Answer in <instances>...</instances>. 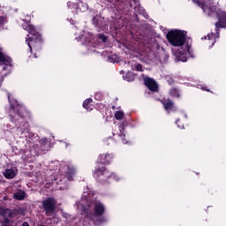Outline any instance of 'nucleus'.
I'll use <instances>...</instances> for the list:
<instances>
[{
	"instance_id": "f257e3e1",
	"label": "nucleus",
	"mask_w": 226,
	"mask_h": 226,
	"mask_svg": "<svg viewBox=\"0 0 226 226\" xmlns=\"http://www.w3.org/2000/svg\"><path fill=\"white\" fill-rule=\"evenodd\" d=\"M192 1L193 3H196L198 6H200L204 13H206L207 15H216L218 17L219 22L215 24L216 29H220V27L226 28V12L218 10L216 6L213 4V2L211 0L207 1L204 4L199 0Z\"/></svg>"
},
{
	"instance_id": "f03ea898",
	"label": "nucleus",
	"mask_w": 226,
	"mask_h": 226,
	"mask_svg": "<svg viewBox=\"0 0 226 226\" xmlns=\"http://www.w3.org/2000/svg\"><path fill=\"white\" fill-rule=\"evenodd\" d=\"M24 29L29 33L26 39V43L31 50L33 51V49L35 50H40L41 49V35L34 30V26H33L31 24L26 23V25L23 26Z\"/></svg>"
},
{
	"instance_id": "7ed1b4c3",
	"label": "nucleus",
	"mask_w": 226,
	"mask_h": 226,
	"mask_svg": "<svg viewBox=\"0 0 226 226\" xmlns=\"http://www.w3.org/2000/svg\"><path fill=\"white\" fill-rule=\"evenodd\" d=\"M166 38L173 47H183L186 41V33L181 30H171L167 34Z\"/></svg>"
},
{
	"instance_id": "20e7f679",
	"label": "nucleus",
	"mask_w": 226,
	"mask_h": 226,
	"mask_svg": "<svg viewBox=\"0 0 226 226\" xmlns=\"http://www.w3.org/2000/svg\"><path fill=\"white\" fill-rule=\"evenodd\" d=\"M12 66L13 60H11L10 56L4 55L3 52L0 51V68L2 69V72H6L4 75L1 76L0 86H2L4 80V77L10 75Z\"/></svg>"
},
{
	"instance_id": "39448f33",
	"label": "nucleus",
	"mask_w": 226,
	"mask_h": 226,
	"mask_svg": "<svg viewBox=\"0 0 226 226\" xmlns=\"http://www.w3.org/2000/svg\"><path fill=\"white\" fill-rule=\"evenodd\" d=\"M174 56L177 61L186 63L188 61V57H193V51L192 50L190 44H185L180 50L175 51Z\"/></svg>"
},
{
	"instance_id": "423d86ee",
	"label": "nucleus",
	"mask_w": 226,
	"mask_h": 226,
	"mask_svg": "<svg viewBox=\"0 0 226 226\" xmlns=\"http://www.w3.org/2000/svg\"><path fill=\"white\" fill-rule=\"evenodd\" d=\"M42 206L47 215L54 213V209H56V200L54 198H49L43 201Z\"/></svg>"
},
{
	"instance_id": "0eeeda50",
	"label": "nucleus",
	"mask_w": 226,
	"mask_h": 226,
	"mask_svg": "<svg viewBox=\"0 0 226 226\" xmlns=\"http://www.w3.org/2000/svg\"><path fill=\"white\" fill-rule=\"evenodd\" d=\"M145 86L153 92L158 91V85L156 84V81L151 78H145L144 79Z\"/></svg>"
},
{
	"instance_id": "6e6552de",
	"label": "nucleus",
	"mask_w": 226,
	"mask_h": 226,
	"mask_svg": "<svg viewBox=\"0 0 226 226\" xmlns=\"http://www.w3.org/2000/svg\"><path fill=\"white\" fill-rule=\"evenodd\" d=\"M18 170L15 167L8 168L4 171L6 179H13L17 176Z\"/></svg>"
},
{
	"instance_id": "1a4fd4ad",
	"label": "nucleus",
	"mask_w": 226,
	"mask_h": 226,
	"mask_svg": "<svg viewBox=\"0 0 226 226\" xmlns=\"http://www.w3.org/2000/svg\"><path fill=\"white\" fill-rule=\"evenodd\" d=\"M74 175L75 167L72 164H68L67 166H65V176L69 179V181H72Z\"/></svg>"
},
{
	"instance_id": "9d476101",
	"label": "nucleus",
	"mask_w": 226,
	"mask_h": 226,
	"mask_svg": "<svg viewBox=\"0 0 226 226\" xmlns=\"http://www.w3.org/2000/svg\"><path fill=\"white\" fill-rule=\"evenodd\" d=\"M101 176H105V177H109V171L106 170L104 167H98L94 174V177H100Z\"/></svg>"
},
{
	"instance_id": "9b49d317",
	"label": "nucleus",
	"mask_w": 226,
	"mask_h": 226,
	"mask_svg": "<svg viewBox=\"0 0 226 226\" xmlns=\"http://www.w3.org/2000/svg\"><path fill=\"white\" fill-rule=\"evenodd\" d=\"M8 100L11 103V107L12 110H14V112L17 113V116H19V117H22V115L20 114L19 110L17 109V108H16V107H19V102L16 100L11 101V95H10V94L8 95Z\"/></svg>"
},
{
	"instance_id": "f8f14e48",
	"label": "nucleus",
	"mask_w": 226,
	"mask_h": 226,
	"mask_svg": "<svg viewBox=\"0 0 226 226\" xmlns=\"http://www.w3.org/2000/svg\"><path fill=\"white\" fill-rule=\"evenodd\" d=\"M94 211L97 216H102V215L105 213V207L103 206V204L100 202H96L94 207Z\"/></svg>"
},
{
	"instance_id": "ddd939ff",
	"label": "nucleus",
	"mask_w": 226,
	"mask_h": 226,
	"mask_svg": "<svg viewBox=\"0 0 226 226\" xmlns=\"http://www.w3.org/2000/svg\"><path fill=\"white\" fill-rule=\"evenodd\" d=\"M98 162L99 163H109L112 162V154H101Z\"/></svg>"
},
{
	"instance_id": "4468645a",
	"label": "nucleus",
	"mask_w": 226,
	"mask_h": 226,
	"mask_svg": "<svg viewBox=\"0 0 226 226\" xmlns=\"http://www.w3.org/2000/svg\"><path fill=\"white\" fill-rule=\"evenodd\" d=\"M218 32H216L215 34L211 33L210 34H207L208 43H210L211 46L215 45V43L216 42V38H218Z\"/></svg>"
},
{
	"instance_id": "2eb2a0df",
	"label": "nucleus",
	"mask_w": 226,
	"mask_h": 226,
	"mask_svg": "<svg viewBox=\"0 0 226 226\" xmlns=\"http://www.w3.org/2000/svg\"><path fill=\"white\" fill-rule=\"evenodd\" d=\"M129 64L132 70L135 72H144V70L142 69V65L140 64H138L137 62H131Z\"/></svg>"
},
{
	"instance_id": "dca6fc26",
	"label": "nucleus",
	"mask_w": 226,
	"mask_h": 226,
	"mask_svg": "<svg viewBox=\"0 0 226 226\" xmlns=\"http://www.w3.org/2000/svg\"><path fill=\"white\" fill-rule=\"evenodd\" d=\"M14 199H16V200H24L26 199V193L24 192V191H17L14 194H13Z\"/></svg>"
},
{
	"instance_id": "f3484780",
	"label": "nucleus",
	"mask_w": 226,
	"mask_h": 226,
	"mask_svg": "<svg viewBox=\"0 0 226 226\" xmlns=\"http://www.w3.org/2000/svg\"><path fill=\"white\" fill-rule=\"evenodd\" d=\"M163 105H164V109H165V110H167V112H170L172 110V109H174V103L170 100L164 102Z\"/></svg>"
},
{
	"instance_id": "a211bd4d",
	"label": "nucleus",
	"mask_w": 226,
	"mask_h": 226,
	"mask_svg": "<svg viewBox=\"0 0 226 226\" xmlns=\"http://www.w3.org/2000/svg\"><path fill=\"white\" fill-rule=\"evenodd\" d=\"M91 103H93V99H87L85 100L83 102V107L87 109V110H92L93 108L91 107Z\"/></svg>"
},
{
	"instance_id": "6ab92c4d",
	"label": "nucleus",
	"mask_w": 226,
	"mask_h": 226,
	"mask_svg": "<svg viewBox=\"0 0 226 226\" xmlns=\"http://www.w3.org/2000/svg\"><path fill=\"white\" fill-rule=\"evenodd\" d=\"M85 202H86V200H81V201L78 203V209L84 212L87 211V207H86V205H84Z\"/></svg>"
},
{
	"instance_id": "aec40b11",
	"label": "nucleus",
	"mask_w": 226,
	"mask_h": 226,
	"mask_svg": "<svg viewBox=\"0 0 226 226\" xmlns=\"http://www.w3.org/2000/svg\"><path fill=\"white\" fill-rule=\"evenodd\" d=\"M134 79H135V76L132 72H128L124 77V80H126L127 82H132V80H134Z\"/></svg>"
},
{
	"instance_id": "412c9836",
	"label": "nucleus",
	"mask_w": 226,
	"mask_h": 226,
	"mask_svg": "<svg viewBox=\"0 0 226 226\" xmlns=\"http://www.w3.org/2000/svg\"><path fill=\"white\" fill-rule=\"evenodd\" d=\"M120 133L121 134H119V137L121 138L123 144H127V141L124 140V128L120 127Z\"/></svg>"
},
{
	"instance_id": "4be33fe9",
	"label": "nucleus",
	"mask_w": 226,
	"mask_h": 226,
	"mask_svg": "<svg viewBox=\"0 0 226 226\" xmlns=\"http://www.w3.org/2000/svg\"><path fill=\"white\" fill-rule=\"evenodd\" d=\"M170 94H171L172 96H174L175 98H179V91H177V89L172 88L170 91Z\"/></svg>"
},
{
	"instance_id": "5701e85b",
	"label": "nucleus",
	"mask_w": 226,
	"mask_h": 226,
	"mask_svg": "<svg viewBox=\"0 0 226 226\" xmlns=\"http://www.w3.org/2000/svg\"><path fill=\"white\" fill-rule=\"evenodd\" d=\"M115 117H116V119H123V117H124V112H123V111H117L116 113H115Z\"/></svg>"
},
{
	"instance_id": "b1692460",
	"label": "nucleus",
	"mask_w": 226,
	"mask_h": 226,
	"mask_svg": "<svg viewBox=\"0 0 226 226\" xmlns=\"http://www.w3.org/2000/svg\"><path fill=\"white\" fill-rule=\"evenodd\" d=\"M3 226H12L11 222L8 219H4V221L2 223Z\"/></svg>"
},
{
	"instance_id": "393cba45",
	"label": "nucleus",
	"mask_w": 226,
	"mask_h": 226,
	"mask_svg": "<svg viewBox=\"0 0 226 226\" xmlns=\"http://www.w3.org/2000/svg\"><path fill=\"white\" fill-rule=\"evenodd\" d=\"M4 22H6V18H4V16L0 17V27H3V24H4Z\"/></svg>"
},
{
	"instance_id": "a878e982",
	"label": "nucleus",
	"mask_w": 226,
	"mask_h": 226,
	"mask_svg": "<svg viewBox=\"0 0 226 226\" xmlns=\"http://www.w3.org/2000/svg\"><path fill=\"white\" fill-rule=\"evenodd\" d=\"M99 39L102 40L103 42L107 41V37L103 34H100Z\"/></svg>"
},
{
	"instance_id": "bb28decb",
	"label": "nucleus",
	"mask_w": 226,
	"mask_h": 226,
	"mask_svg": "<svg viewBox=\"0 0 226 226\" xmlns=\"http://www.w3.org/2000/svg\"><path fill=\"white\" fill-rule=\"evenodd\" d=\"M0 213H1V215H3V216H4V213H10V210L1 208Z\"/></svg>"
},
{
	"instance_id": "cd10ccee",
	"label": "nucleus",
	"mask_w": 226,
	"mask_h": 226,
	"mask_svg": "<svg viewBox=\"0 0 226 226\" xmlns=\"http://www.w3.org/2000/svg\"><path fill=\"white\" fill-rule=\"evenodd\" d=\"M41 144H47V139H45V138L41 139Z\"/></svg>"
},
{
	"instance_id": "c85d7f7f",
	"label": "nucleus",
	"mask_w": 226,
	"mask_h": 226,
	"mask_svg": "<svg viewBox=\"0 0 226 226\" xmlns=\"http://www.w3.org/2000/svg\"><path fill=\"white\" fill-rule=\"evenodd\" d=\"M112 178L116 179V181H119V177L116 176L115 174L112 175Z\"/></svg>"
},
{
	"instance_id": "c756f323",
	"label": "nucleus",
	"mask_w": 226,
	"mask_h": 226,
	"mask_svg": "<svg viewBox=\"0 0 226 226\" xmlns=\"http://www.w3.org/2000/svg\"><path fill=\"white\" fill-rule=\"evenodd\" d=\"M22 226H29V223L24 222V223L22 224Z\"/></svg>"
},
{
	"instance_id": "7c9ffc66",
	"label": "nucleus",
	"mask_w": 226,
	"mask_h": 226,
	"mask_svg": "<svg viewBox=\"0 0 226 226\" xmlns=\"http://www.w3.org/2000/svg\"><path fill=\"white\" fill-rule=\"evenodd\" d=\"M179 123V120H177V124Z\"/></svg>"
},
{
	"instance_id": "2f4dec72",
	"label": "nucleus",
	"mask_w": 226,
	"mask_h": 226,
	"mask_svg": "<svg viewBox=\"0 0 226 226\" xmlns=\"http://www.w3.org/2000/svg\"><path fill=\"white\" fill-rule=\"evenodd\" d=\"M94 218H96V216H94L93 220H94Z\"/></svg>"
}]
</instances>
